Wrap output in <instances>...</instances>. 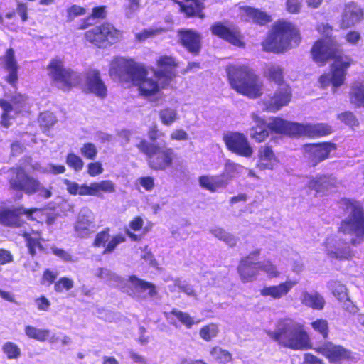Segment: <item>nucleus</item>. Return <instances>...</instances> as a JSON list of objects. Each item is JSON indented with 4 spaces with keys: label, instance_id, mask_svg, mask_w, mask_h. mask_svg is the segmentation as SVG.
Listing matches in <instances>:
<instances>
[{
    "label": "nucleus",
    "instance_id": "nucleus-1",
    "mask_svg": "<svg viewBox=\"0 0 364 364\" xmlns=\"http://www.w3.org/2000/svg\"><path fill=\"white\" fill-rule=\"evenodd\" d=\"M311 55L313 60L320 65H324L330 59L334 60L331 72L322 75L319 83L323 87L331 85L335 92L344 83L352 59L341 55L340 46L333 38H321L316 41L311 48Z\"/></svg>",
    "mask_w": 364,
    "mask_h": 364
},
{
    "label": "nucleus",
    "instance_id": "nucleus-2",
    "mask_svg": "<svg viewBox=\"0 0 364 364\" xmlns=\"http://www.w3.org/2000/svg\"><path fill=\"white\" fill-rule=\"evenodd\" d=\"M109 74L121 82H132L144 97L154 96L163 88L162 80L148 77L146 68L131 58H115L111 63Z\"/></svg>",
    "mask_w": 364,
    "mask_h": 364
},
{
    "label": "nucleus",
    "instance_id": "nucleus-3",
    "mask_svg": "<svg viewBox=\"0 0 364 364\" xmlns=\"http://www.w3.org/2000/svg\"><path fill=\"white\" fill-rule=\"evenodd\" d=\"M344 218L338 228L339 232L348 235L353 245L364 241V210L361 204L355 200L343 198L339 202Z\"/></svg>",
    "mask_w": 364,
    "mask_h": 364
},
{
    "label": "nucleus",
    "instance_id": "nucleus-4",
    "mask_svg": "<svg viewBox=\"0 0 364 364\" xmlns=\"http://www.w3.org/2000/svg\"><path fill=\"white\" fill-rule=\"evenodd\" d=\"M268 336L282 346L292 350H305L310 348V339L301 324L290 318L277 322L274 331H269Z\"/></svg>",
    "mask_w": 364,
    "mask_h": 364
},
{
    "label": "nucleus",
    "instance_id": "nucleus-5",
    "mask_svg": "<svg viewBox=\"0 0 364 364\" xmlns=\"http://www.w3.org/2000/svg\"><path fill=\"white\" fill-rule=\"evenodd\" d=\"M301 41L299 29L291 22H276L266 39L262 42L265 51L280 53L297 46Z\"/></svg>",
    "mask_w": 364,
    "mask_h": 364
},
{
    "label": "nucleus",
    "instance_id": "nucleus-6",
    "mask_svg": "<svg viewBox=\"0 0 364 364\" xmlns=\"http://www.w3.org/2000/svg\"><path fill=\"white\" fill-rule=\"evenodd\" d=\"M9 171L11 176L8 179V184L12 192L27 196L37 194L43 199L52 196V186L45 187L40 180L31 176L23 166L11 167Z\"/></svg>",
    "mask_w": 364,
    "mask_h": 364
},
{
    "label": "nucleus",
    "instance_id": "nucleus-7",
    "mask_svg": "<svg viewBox=\"0 0 364 364\" xmlns=\"http://www.w3.org/2000/svg\"><path fill=\"white\" fill-rule=\"evenodd\" d=\"M139 151L146 156L149 168L154 171H165L173 167L177 154L173 148L141 139L136 144Z\"/></svg>",
    "mask_w": 364,
    "mask_h": 364
},
{
    "label": "nucleus",
    "instance_id": "nucleus-8",
    "mask_svg": "<svg viewBox=\"0 0 364 364\" xmlns=\"http://www.w3.org/2000/svg\"><path fill=\"white\" fill-rule=\"evenodd\" d=\"M229 82L237 92L250 98H256L262 94V81L247 66H229Z\"/></svg>",
    "mask_w": 364,
    "mask_h": 364
},
{
    "label": "nucleus",
    "instance_id": "nucleus-9",
    "mask_svg": "<svg viewBox=\"0 0 364 364\" xmlns=\"http://www.w3.org/2000/svg\"><path fill=\"white\" fill-rule=\"evenodd\" d=\"M46 70L52 82L63 91H70L80 83V75L71 68L65 66L62 58L51 59Z\"/></svg>",
    "mask_w": 364,
    "mask_h": 364
},
{
    "label": "nucleus",
    "instance_id": "nucleus-10",
    "mask_svg": "<svg viewBox=\"0 0 364 364\" xmlns=\"http://www.w3.org/2000/svg\"><path fill=\"white\" fill-rule=\"evenodd\" d=\"M85 40L98 48H105L117 43L122 38V32L112 24L103 22L84 33Z\"/></svg>",
    "mask_w": 364,
    "mask_h": 364
},
{
    "label": "nucleus",
    "instance_id": "nucleus-11",
    "mask_svg": "<svg viewBox=\"0 0 364 364\" xmlns=\"http://www.w3.org/2000/svg\"><path fill=\"white\" fill-rule=\"evenodd\" d=\"M156 65L157 69H151L154 75L157 80H162V87H165L177 76L176 70L178 63L171 55H162L156 60Z\"/></svg>",
    "mask_w": 364,
    "mask_h": 364
},
{
    "label": "nucleus",
    "instance_id": "nucleus-12",
    "mask_svg": "<svg viewBox=\"0 0 364 364\" xmlns=\"http://www.w3.org/2000/svg\"><path fill=\"white\" fill-rule=\"evenodd\" d=\"M26 97L21 93H16L11 97V101L0 99V107L2 112L0 116V124L3 127L8 128L11 125L10 113L14 111L16 115L21 114L26 103Z\"/></svg>",
    "mask_w": 364,
    "mask_h": 364
},
{
    "label": "nucleus",
    "instance_id": "nucleus-13",
    "mask_svg": "<svg viewBox=\"0 0 364 364\" xmlns=\"http://www.w3.org/2000/svg\"><path fill=\"white\" fill-rule=\"evenodd\" d=\"M325 252L331 259L348 260L353 257V252L349 245L338 235H331L323 243Z\"/></svg>",
    "mask_w": 364,
    "mask_h": 364
},
{
    "label": "nucleus",
    "instance_id": "nucleus-14",
    "mask_svg": "<svg viewBox=\"0 0 364 364\" xmlns=\"http://www.w3.org/2000/svg\"><path fill=\"white\" fill-rule=\"evenodd\" d=\"M125 241L126 237L122 234H116L111 237L110 228L107 227L96 234L92 245L96 248L102 247V254L107 255L114 252L117 246Z\"/></svg>",
    "mask_w": 364,
    "mask_h": 364
},
{
    "label": "nucleus",
    "instance_id": "nucleus-15",
    "mask_svg": "<svg viewBox=\"0 0 364 364\" xmlns=\"http://www.w3.org/2000/svg\"><path fill=\"white\" fill-rule=\"evenodd\" d=\"M304 183L310 191L315 192L316 196L332 191L339 184L336 178L329 176H306Z\"/></svg>",
    "mask_w": 364,
    "mask_h": 364
},
{
    "label": "nucleus",
    "instance_id": "nucleus-16",
    "mask_svg": "<svg viewBox=\"0 0 364 364\" xmlns=\"http://www.w3.org/2000/svg\"><path fill=\"white\" fill-rule=\"evenodd\" d=\"M314 350L334 364H340L350 358V352L348 350L330 341L324 342L315 347Z\"/></svg>",
    "mask_w": 364,
    "mask_h": 364
},
{
    "label": "nucleus",
    "instance_id": "nucleus-17",
    "mask_svg": "<svg viewBox=\"0 0 364 364\" xmlns=\"http://www.w3.org/2000/svg\"><path fill=\"white\" fill-rule=\"evenodd\" d=\"M260 250L257 249L251 252L247 257L242 259L238 267V272L243 282H251L257 278L259 273L257 257Z\"/></svg>",
    "mask_w": 364,
    "mask_h": 364
},
{
    "label": "nucleus",
    "instance_id": "nucleus-18",
    "mask_svg": "<svg viewBox=\"0 0 364 364\" xmlns=\"http://www.w3.org/2000/svg\"><path fill=\"white\" fill-rule=\"evenodd\" d=\"M335 149L333 144L328 142L306 144L304 146V156L314 166L327 159Z\"/></svg>",
    "mask_w": 364,
    "mask_h": 364
},
{
    "label": "nucleus",
    "instance_id": "nucleus-19",
    "mask_svg": "<svg viewBox=\"0 0 364 364\" xmlns=\"http://www.w3.org/2000/svg\"><path fill=\"white\" fill-rule=\"evenodd\" d=\"M291 98L290 87L284 84H280L273 96H269L264 100L265 109L270 112H277L288 105Z\"/></svg>",
    "mask_w": 364,
    "mask_h": 364
},
{
    "label": "nucleus",
    "instance_id": "nucleus-20",
    "mask_svg": "<svg viewBox=\"0 0 364 364\" xmlns=\"http://www.w3.org/2000/svg\"><path fill=\"white\" fill-rule=\"evenodd\" d=\"M178 43L185 48L188 52L193 55H198L201 50V36L195 30L182 28L177 32Z\"/></svg>",
    "mask_w": 364,
    "mask_h": 364
},
{
    "label": "nucleus",
    "instance_id": "nucleus-21",
    "mask_svg": "<svg viewBox=\"0 0 364 364\" xmlns=\"http://www.w3.org/2000/svg\"><path fill=\"white\" fill-rule=\"evenodd\" d=\"M0 60H2L4 69L8 72L5 80L11 87H16L18 81L19 65L16 58L14 48H9L6 49Z\"/></svg>",
    "mask_w": 364,
    "mask_h": 364
},
{
    "label": "nucleus",
    "instance_id": "nucleus-22",
    "mask_svg": "<svg viewBox=\"0 0 364 364\" xmlns=\"http://www.w3.org/2000/svg\"><path fill=\"white\" fill-rule=\"evenodd\" d=\"M85 84L87 91L100 98H105L107 95V89L101 79L100 73L97 69L90 68L85 73Z\"/></svg>",
    "mask_w": 364,
    "mask_h": 364
},
{
    "label": "nucleus",
    "instance_id": "nucleus-23",
    "mask_svg": "<svg viewBox=\"0 0 364 364\" xmlns=\"http://www.w3.org/2000/svg\"><path fill=\"white\" fill-rule=\"evenodd\" d=\"M22 215H24L23 206L14 208H1L0 209V224L4 227L11 228H21L26 223L21 218Z\"/></svg>",
    "mask_w": 364,
    "mask_h": 364
},
{
    "label": "nucleus",
    "instance_id": "nucleus-24",
    "mask_svg": "<svg viewBox=\"0 0 364 364\" xmlns=\"http://www.w3.org/2000/svg\"><path fill=\"white\" fill-rule=\"evenodd\" d=\"M364 18V11L358 4L351 2L345 5L340 26L346 29L354 26Z\"/></svg>",
    "mask_w": 364,
    "mask_h": 364
},
{
    "label": "nucleus",
    "instance_id": "nucleus-25",
    "mask_svg": "<svg viewBox=\"0 0 364 364\" xmlns=\"http://www.w3.org/2000/svg\"><path fill=\"white\" fill-rule=\"evenodd\" d=\"M268 129L277 134L291 136H300V124L289 122L279 117H272L269 119Z\"/></svg>",
    "mask_w": 364,
    "mask_h": 364
},
{
    "label": "nucleus",
    "instance_id": "nucleus-26",
    "mask_svg": "<svg viewBox=\"0 0 364 364\" xmlns=\"http://www.w3.org/2000/svg\"><path fill=\"white\" fill-rule=\"evenodd\" d=\"M179 6L180 11L186 18H203L205 0H172Z\"/></svg>",
    "mask_w": 364,
    "mask_h": 364
},
{
    "label": "nucleus",
    "instance_id": "nucleus-27",
    "mask_svg": "<svg viewBox=\"0 0 364 364\" xmlns=\"http://www.w3.org/2000/svg\"><path fill=\"white\" fill-rule=\"evenodd\" d=\"M21 236L25 240L28 254L31 257L36 255L37 250L40 252H46V248L43 245L45 239L43 237L41 230L32 229L29 232L24 231Z\"/></svg>",
    "mask_w": 364,
    "mask_h": 364
},
{
    "label": "nucleus",
    "instance_id": "nucleus-28",
    "mask_svg": "<svg viewBox=\"0 0 364 364\" xmlns=\"http://www.w3.org/2000/svg\"><path fill=\"white\" fill-rule=\"evenodd\" d=\"M296 284V281L289 279L277 285L266 286L260 290V295L278 300L287 295Z\"/></svg>",
    "mask_w": 364,
    "mask_h": 364
},
{
    "label": "nucleus",
    "instance_id": "nucleus-29",
    "mask_svg": "<svg viewBox=\"0 0 364 364\" xmlns=\"http://www.w3.org/2000/svg\"><path fill=\"white\" fill-rule=\"evenodd\" d=\"M229 149L244 156H250L252 150L250 146L246 137L237 132L229 134Z\"/></svg>",
    "mask_w": 364,
    "mask_h": 364
},
{
    "label": "nucleus",
    "instance_id": "nucleus-30",
    "mask_svg": "<svg viewBox=\"0 0 364 364\" xmlns=\"http://www.w3.org/2000/svg\"><path fill=\"white\" fill-rule=\"evenodd\" d=\"M278 164L279 160L270 147L264 146L259 149L257 166L260 169H274Z\"/></svg>",
    "mask_w": 364,
    "mask_h": 364
},
{
    "label": "nucleus",
    "instance_id": "nucleus-31",
    "mask_svg": "<svg viewBox=\"0 0 364 364\" xmlns=\"http://www.w3.org/2000/svg\"><path fill=\"white\" fill-rule=\"evenodd\" d=\"M252 121L253 125L250 130V136L257 141H264L269 135L268 124H267L264 119L256 114L252 115Z\"/></svg>",
    "mask_w": 364,
    "mask_h": 364
},
{
    "label": "nucleus",
    "instance_id": "nucleus-32",
    "mask_svg": "<svg viewBox=\"0 0 364 364\" xmlns=\"http://www.w3.org/2000/svg\"><path fill=\"white\" fill-rule=\"evenodd\" d=\"M332 133V127L327 124H300V136H322Z\"/></svg>",
    "mask_w": 364,
    "mask_h": 364
},
{
    "label": "nucleus",
    "instance_id": "nucleus-33",
    "mask_svg": "<svg viewBox=\"0 0 364 364\" xmlns=\"http://www.w3.org/2000/svg\"><path fill=\"white\" fill-rule=\"evenodd\" d=\"M74 230L80 237H88L95 232L94 220L87 215H80L75 223Z\"/></svg>",
    "mask_w": 364,
    "mask_h": 364
},
{
    "label": "nucleus",
    "instance_id": "nucleus-34",
    "mask_svg": "<svg viewBox=\"0 0 364 364\" xmlns=\"http://www.w3.org/2000/svg\"><path fill=\"white\" fill-rule=\"evenodd\" d=\"M300 300L304 305L314 309L321 310L325 305L324 298L316 291H303L300 296Z\"/></svg>",
    "mask_w": 364,
    "mask_h": 364
},
{
    "label": "nucleus",
    "instance_id": "nucleus-35",
    "mask_svg": "<svg viewBox=\"0 0 364 364\" xmlns=\"http://www.w3.org/2000/svg\"><path fill=\"white\" fill-rule=\"evenodd\" d=\"M240 13L242 16L246 17V20H252L254 22L264 25L270 21V16L265 12L252 7H241Z\"/></svg>",
    "mask_w": 364,
    "mask_h": 364
},
{
    "label": "nucleus",
    "instance_id": "nucleus-36",
    "mask_svg": "<svg viewBox=\"0 0 364 364\" xmlns=\"http://www.w3.org/2000/svg\"><path fill=\"white\" fill-rule=\"evenodd\" d=\"M128 282L132 284V287L137 291H148V295L150 297H154L157 294L156 286L153 283L141 279L136 275L129 276Z\"/></svg>",
    "mask_w": 364,
    "mask_h": 364
},
{
    "label": "nucleus",
    "instance_id": "nucleus-37",
    "mask_svg": "<svg viewBox=\"0 0 364 364\" xmlns=\"http://www.w3.org/2000/svg\"><path fill=\"white\" fill-rule=\"evenodd\" d=\"M198 181L203 188L210 192H215L224 186V181L220 176L203 175L199 177Z\"/></svg>",
    "mask_w": 364,
    "mask_h": 364
},
{
    "label": "nucleus",
    "instance_id": "nucleus-38",
    "mask_svg": "<svg viewBox=\"0 0 364 364\" xmlns=\"http://www.w3.org/2000/svg\"><path fill=\"white\" fill-rule=\"evenodd\" d=\"M350 102L358 107H364V83H353L350 93Z\"/></svg>",
    "mask_w": 364,
    "mask_h": 364
},
{
    "label": "nucleus",
    "instance_id": "nucleus-39",
    "mask_svg": "<svg viewBox=\"0 0 364 364\" xmlns=\"http://www.w3.org/2000/svg\"><path fill=\"white\" fill-rule=\"evenodd\" d=\"M24 331L25 334L29 338L34 339L40 342L46 341L50 336V331L48 329L38 328L31 325L26 326Z\"/></svg>",
    "mask_w": 364,
    "mask_h": 364
},
{
    "label": "nucleus",
    "instance_id": "nucleus-40",
    "mask_svg": "<svg viewBox=\"0 0 364 364\" xmlns=\"http://www.w3.org/2000/svg\"><path fill=\"white\" fill-rule=\"evenodd\" d=\"M144 224V220L141 216H135L129 221V229H125L124 232L132 241H139L141 240V237L132 231L136 232L141 230Z\"/></svg>",
    "mask_w": 364,
    "mask_h": 364
},
{
    "label": "nucleus",
    "instance_id": "nucleus-41",
    "mask_svg": "<svg viewBox=\"0 0 364 364\" xmlns=\"http://www.w3.org/2000/svg\"><path fill=\"white\" fill-rule=\"evenodd\" d=\"M169 314L175 316L181 324L183 325L188 329L191 328L195 324H197L199 322L196 321L188 313L182 311L177 309H172Z\"/></svg>",
    "mask_w": 364,
    "mask_h": 364
},
{
    "label": "nucleus",
    "instance_id": "nucleus-42",
    "mask_svg": "<svg viewBox=\"0 0 364 364\" xmlns=\"http://www.w3.org/2000/svg\"><path fill=\"white\" fill-rule=\"evenodd\" d=\"M328 288L332 291L333 296L341 302L348 301L347 289L346 286L337 281H331L328 284Z\"/></svg>",
    "mask_w": 364,
    "mask_h": 364
},
{
    "label": "nucleus",
    "instance_id": "nucleus-43",
    "mask_svg": "<svg viewBox=\"0 0 364 364\" xmlns=\"http://www.w3.org/2000/svg\"><path fill=\"white\" fill-rule=\"evenodd\" d=\"M24 216L31 221L42 223L46 215V209L43 208H23Z\"/></svg>",
    "mask_w": 364,
    "mask_h": 364
},
{
    "label": "nucleus",
    "instance_id": "nucleus-44",
    "mask_svg": "<svg viewBox=\"0 0 364 364\" xmlns=\"http://www.w3.org/2000/svg\"><path fill=\"white\" fill-rule=\"evenodd\" d=\"M257 267L259 268V272H264L269 278H275L280 274L277 266L270 260L258 262Z\"/></svg>",
    "mask_w": 364,
    "mask_h": 364
},
{
    "label": "nucleus",
    "instance_id": "nucleus-45",
    "mask_svg": "<svg viewBox=\"0 0 364 364\" xmlns=\"http://www.w3.org/2000/svg\"><path fill=\"white\" fill-rule=\"evenodd\" d=\"M265 75L267 77L278 83L279 85L282 84V69L280 66L274 64L267 65Z\"/></svg>",
    "mask_w": 364,
    "mask_h": 364
},
{
    "label": "nucleus",
    "instance_id": "nucleus-46",
    "mask_svg": "<svg viewBox=\"0 0 364 364\" xmlns=\"http://www.w3.org/2000/svg\"><path fill=\"white\" fill-rule=\"evenodd\" d=\"M218 333V328L216 324L209 323L203 326L199 331V335L205 341H210L216 337Z\"/></svg>",
    "mask_w": 364,
    "mask_h": 364
},
{
    "label": "nucleus",
    "instance_id": "nucleus-47",
    "mask_svg": "<svg viewBox=\"0 0 364 364\" xmlns=\"http://www.w3.org/2000/svg\"><path fill=\"white\" fill-rule=\"evenodd\" d=\"M159 117L163 124L169 126L177 119L178 115L175 109L167 107L160 111Z\"/></svg>",
    "mask_w": 364,
    "mask_h": 364
},
{
    "label": "nucleus",
    "instance_id": "nucleus-48",
    "mask_svg": "<svg viewBox=\"0 0 364 364\" xmlns=\"http://www.w3.org/2000/svg\"><path fill=\"white\" fill-rule=\"evenodd\" d=\"M2 351L9 359H16L21 355V349L16 343L8 341L2 346Z\"/></svg>",
    "mask_w": 364,
    "mask_h": 364
},
{
    "label": "nucleus",
    "instance_id": "nucleus-49",
    "mask_svg": "<svg viewBox=\"0 0 364 364\" xmlns=\"http://www.w3.org/2000/svg\"><path fill=\"white\" fill-rule=\"evenodd\" d=\"M74 287V282L67 277H62L54 283V290L57 293H63L65 291H70Z\"/></svg>",
    "mask_w": 364,
    "mask_h": 364
},
{
    "label": "nucleus",
    "instance_id": "nucleus-50",
    "mask_svg": "<svg viewBox=\"0 0 364 364\" xmlns=\"http://www.w3.org/2000/svg\"><path fill=\"white\" fill-rule=\"evenodd\" d=\"M56 121L54 114L48 111L41 112L38 117L39 124L41 127L44 129L50 128L55 124Z\"/></svg>",
    "mask_w": 364,
    "mask_h": 364
},
{
    "label": "nucleus",
    "instance_id": "nucleus-51",
    "mask_svg": "<svg viewBox=\"0 0 364 364\" xmlns=\"http://www.w3.org/2000/svg\"><path fill=\"white\" fill-rule=\"evenodd\" d=\"M96 196L101 192L113 193L115 191V185L110 180H103L100 182H94Z\"/></svg>",
    "mask_w": 364,
    "mask_h": 364
},
{
    "label": "nucleus",
    "instance_id": "nucleus-52",
    "mask_svg": "<svg viewBox=\"0 0 364 364\" xmlns=\"http://www.w3.org/2000/svg\"><path fill=\"white\" fill-rule=\"evenodd\" d=\"M164 31L165 28L162 27L145 28L136 34V38L139 41H143L149 38L158 36Z\"/></svg>",
    "mask_w": 364,
    "mask_h": 364
},
{
    "label": "nucleus",
    "instance_id": "nucleus-53",
    "mask_svg": "<svg viewBox=\"0 0 364 364\" xmlns=\"http://www.w3.org/2000/svg\"><path fill=\"white\" fill-rule=\"evenodd\" d=\"M66 164L75 171H81L84 166L82 159L73 153L68 154L66 156Z\"/></svg>",
    "mask_w": 364,
    "mask_h": 364
},
{
    "label": "nucleus",
    "instance_id": "nucleus-54",
    "mask_svg": "<svg viewBox=\"0 0 364 364\" xmlns=\"http://www.w3.org/2000/svg\"><path fill=\"white\" fill-rule=\"evenodd\" d=\"M311 326L312 328L319 333L324 338H326L328 336V323L325 319H317L311 322Z\"/></svg>",
    "mask_w": 364,
    "mask_h": 364
},
{
    "label": "nucleus",
    "instance_id": "nucleus-55",
    "mask_svg": "<svg viewBox=\"0 0 364 364\" xmlns=\"http://www.w3.org/2000/svg\"><path fill=\"white\" fill-rule=\"evenodd\" d=\"M80 153L85 159L94 160L97 156V149L94 144L87 142L80 148Z\"/></svg>",
    "mask_w": 364,
    "mask_h": 364
},
{
    "label": "nucleus",
    "instance_id": "nucleus-56",
    "mask_svg": "<svg viewBox=\"0 0 364 364\" xmlns=\"http://www.w3.org/2000/svg\"><path fill=\"white\" fill-rule=\"evenodd\" d=\"M213 35L228 40V26L221 22H215L210 27Z\"/></svg>",
    "mask_w": 364,
    "mask_h": 364
},
{
    "label": "nucleus",
    "instance_id": "nucleus-57",
    "mask_svg": "<svg viewBox=\"0 0 364 364\" xmlns=\"http://www.w3.org/2000/svg\"><path fill=\"white\" fill-rule=\"evenodd\" d=\"M141 6V0H128L123 9L126 16H131L138 12Z\"/></svg>",
    "mask_w": 364,
    "mask_h": 364
},
{
    "label": "nucleus",
    "instance_id": "nucleus-58",
    "mask_svg": "<svg viewBox=\"0 0 364 364\" xmlns=\"http://www.w3.org/2000/svg\"><path fill=\"white\" fill-rule=\"evenodd\" d=\"M58 273L50 269H46L42 274L41 284L43 285L50 286L56 281Z\"/></svg>",
    "mask_w": 364,
    "mask_h": 364
},
{
    "label": "nucleus",
    "instance_id": "nucleus-59",
    "mask_svg": "<svg viewBox=\"0 0 364 364\" xmlns=\"http://www.w3.org/2000/svg\"><path fill=\"white\" fill-rule=\"evenodd\" d=\"M86 14V9L77 5H72L67 9V17L69 21L73 20L75 18L83 16Z\"/></svg>",
    "mask_w": 364,
    "mask_h": 364
},
{
    "label": "nucleus",
    "instance_id": "nucleus-60",
    "mask_svg": "<svg viewBox=\"0 0 364 364\" xmlns=\"http://www.w3.org/2000/svg\"><path fill=\"white\" fill-rule=\"evenodd\" d=\"M338 118L346 125L354 127L358 126V119L352 112H346L338 116Z\"/></svg>",
    "mask_w": 364,
    "mask_h": 364
},
{
    "label": "nucleus",
    "instance_id": "nucleus-61",
    "mask_svg": "<svg viewBox=\"0 0 364 364\" xmlns=\"http://www.w3.org/2000/svg\"><path fill=\"white\" fill-rule=\"evenodd\" d=\"M229 43L236 47H243L244 43L240 31L235 29H230L229 27Z\"/></svg>",
    "mask_w": 364,
    "mask_h": 364
},
{
    "label": "nucleus",
    "instance_id": "nucleus-62",
    "mask_svg": "<svg viewBox=\"0 0 364 364\" xmlns=\"http://www.w3.org/2000/svg\"><path fill=\"white\" fill-rule=\"evenodd\" d=\"M210 354L219 363H224L228 357V351L218 346L213 347L210 350Z\"/></svg>",
    "mask_w": 364,
    "mask_h": 364
},
{
    "label": "nucleus",
    "instance_id": "nucleus-63",
    "mask_svg": "<svg viewBox=\"0 0 364 364\" xmlns=\"http://www.w3.org/2000/svg\"><path fill=\"white\" fill-rule=\"evenodd\" d=\"M87 173L95 177L103 173L104 168L102 165L99 161L90 162L87 164Z\"/></svg>",
    "mask_w": 364,
    "mask_h": 364
},
{
    "label": "nucleus",
    "instance_id": "nucleus-64",
    "mask_svg": "<svg viewBox=\"0 0 364 364\" xmlns=\"http://www.w3.org/2000/svg\"><path fill=\"white\" fill-rule=\"evenodd\" d=\"M52 252L57 257L61 258L63 261L67 262H74L73 256L63 249L58 248L55 246L51 247Z\"/></svg>",
    "mask_w": 364,
    "mask_h": 364
}]
</instances>
